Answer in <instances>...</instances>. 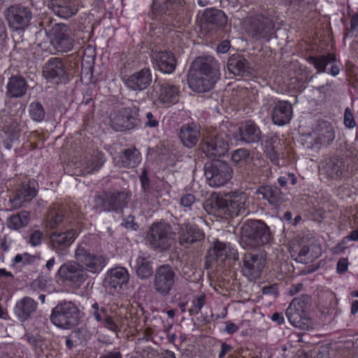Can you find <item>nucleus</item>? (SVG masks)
<instances>
[{
  "instance_id": "864d4df0",
  "label": "nucleus",
  "mask_w": 358,
  "mask_h": 358,
  "mask_svg": "<svg viewBox=\"0 0 358 358\" xmlns=\"http://www.w3.org/2000/svg\"><path fill=\"white\" fill-rule=\"evenodd\" d=\"M196 202V198L192 194H185L180 199V204L185 208V210H192Z\"/></svg>"
},
{
  "instance_id": "a19ab883",
  "label": "nucleus",
  "mask_w": 358,
  "mask_h": 358,
  "mask_svg": "<svg viewBox=\"0 0 358 358\" xmlns=\"http://www.w3.org/2000/svg\"><path fill=\"white\" fill-rule=\"evenodd\" d=\"M66 216V210L63 207L57 205L52 206L48 212L46 223L50 229L57 227L64 220Z\"/></svg>"
},
{
  "instance_id": "a211bd4d",
  "label": "nucleus",
  "mask_w": 358,
  "mask_h": 358,
  "mask_svg": "<svg viewBox=\"0 0 358 358\" xmlns=\"http://www.w3.org/2000/svg\"><path fill=\"white\" fill-rule=\"evenodd\" d=\"M266 264V257L262 253L245 252L243 257V274L250 279L259 277Z\"/></svg>"
},
{
  "instance_id": "0e129e2a",
  "label": "nucleus",
  "mask_w": 358,
  "mask_h": 358,
  "mask_svg": "<svg viewBox=\"0 0 358 358\" xmlns=\"http://www.w3.org/2000/svg\"><path fill=\"white\" fill-rule=\"evenodd\" d=\"M141 183L142 188L145 191V192H149L150 191V182H149V178L147 176V173L145 170H143L142 172V174L140 177Z\"/></svg>"
},
{
  "instance_id": "423d86ee",
  "label": "nucleus",
  "mask_w": 358,
  "mask_h": 358,
  "mask_svg": "<svg viewBox=\"0 0 358 358\" xmlns=\"http://www.w3.org/2000/svg\"><path fill=\"white\" fill-rule=\"evenodd\" d=\"M131 196V192L127 190L105 192L103 194L94 196V206L97 208H100L104 211L121 213L123 209L127 206Z\"/></svg>"
},
{
  "instance_id": "680f3d73",
  "label": "nucleus",
  "mask_w": 358,
  "mask_h": 358,
  "mask_svg": "<svg viewBox=\"0 0 358 358\" xmlns=\"http://www.w3.org/2000/svg\"><path fill=\"white\" fill-rule=\"evenodd\" d=\"M145 117L147 120L145 122V125L148 127L155 128L159 125L158 120L154 117L151 112L146 113Z\"/></svg>"
},
{
  "instance_id": "20e7f679",
  "label": "nucleus",
  "mask_w": 358,
  "mask_h": 358,
  "mask_svg": "<svg viewBox=\"0 0 358 358\" xmlns=\"http://www.w3.org/2000/svg\"><path fill=\"white\" fill-rule=\"evenodd\" d=\"M245 241L252 247L269 244L273 239L270 227L261 220H250L243 227Z\"/></svg>"
},
{
  "instance_id": "c03bdc74",
  "label": "nucleus",
  "mask_w": 358,
  "mask_h": 358,
  "mask_svg": "<svg viewBox=\"0 0 358 358\" xmlns=\"http://www.w3.org/2000/svg\"><path fill=\"white\" fill-rule=\"evenodd\" d=\"M177 7V0H153V10L159 14L171 15Z\"/></svg>"
},
{
  "instance_id": "6ab92c4d",
  "label": "nucleus",
  "mask_w": 358,
  "mask_h": 358,
  "mask_svg": "<svg viewBox=\"0 0 358 358\" xmlns=\"http://www.w3.org/2000/svg\"><path fill=\"white\" fill-rule=\"evenodd\" d=\"M274 29L273 20L263 15L251 18L248 31L250 35L257 38H265L270 36Z\"/></svg>"
},
{
  "instance_id": "3c124183",
  "label": "nucleus",
  "mask_w": 358,
  "mask_h": 358,
  "mask_svg": "<svg viewBox=\"0 0 358 358\" xmlns=\"http://www.w3.org/2000/svg\"><path fill=\"white\" fill-rule=\"evenodd\" d=\"M227 244L221 242L217 243L213 250V255L215 256V260L218 263H224L227 259L226 257ZM210 255H213L210 253Z\"/></svg>"
},
{
  "instance_id": "412c9836",
  "label": "nucleus",
  "mask_w": 358,
  "mask_h": 358,
  "mask_svg": "<svg viewBox=\"0 0 358 358\" xmlns=\"http://www.w3.org/2000/svg\"><path fill=\"white\" fill-rule=\"evenodd\" d=\"M152 81L151 70L149 68H144L125 78L124 83L131 90L142 91L148 88Z\"/></svg>"
},
{
  "instance_id": "58836bf2",
  "label": "nucleus",
  "mask_w": 358,
  "mask_h": 358,
  "mask_svg": "<svg viewBox=\"0 0 358 358\" xmlns=\"http://www.w3.org/2000/svg\"><path fill=\"white\" fill-rule=\"evenodd\" d=\"M257 194L275 206L280 205L282 201V192L276 186H262L257 190Z\"/></svg>"
},
{
  "instance_id": "9b49d317",
  "label": "nucleus",
  "mask_w": 358,
  "mask_h": 358,
  "mask_svg": "<svg viewBox=\"0 0 358 358\" xmlns=\"http://www.w3.org/2000/svg\"><path fill=\"white\" fill-rule=\"evenodd\" d=\"M137 117L138 108L136 106L121 108L110 114V127L116 131L132 129L137 126Z\"/></svg>"
},
{
  "instance_id": "393cba45",
  "label": "nucleus",
  "mask_w": 358,
  "mask_h": 358,
  "mask_svg": "<svg viewBox=\"0 0 358 358\" xmlns=\"http://www.w3.org/2000/svg\"><path fill=\"white\" fill-rule=\"evenodd\" d=\"M307 61L314 66L318 73L326 72V67L329 64H332L329 72L331 76H336L340 72V67L334 64L336 62V57L334 53L329 52L327 55L310 56Z\"/></svg>"
},
{
  "instance_id": "774afa93",
  "label": "nucleus",
  "mask_w": 358,
  "mask_h": 358,
  "mask_svg": "<svg viewBox=\"0 0 358 358\" xmlns=\"http://www.w3.org/2000/svg\"><path fill=\"white\" fill-rule=\"evenodd\" d=\"M350 31H358V13L354 14L350 20Z\"/></svg>"
},
{
  "instance_id": "69168bd1",
  "label": "nucleus",
  "mask_w": 358,
  "mask_h": 358,
  "mask_svg": "<svg viewBox=\"0 0 358 358\" xmlns=\"http://www.w3.org/2000/svg\"><path fill=\"white\" fill-rule=\"evenodd\" d=\"M226 257L227 259H232L236 261L238 259V254L236 249L231 247L230 245L227 244V250H226Z\"/></svg>"
},
{
  "instance_id": "f8f14e48",
  "label": "nucleus",
  "mask_w": 358,
  "mask_h": 358,
  "mask_svg": "<svg viewBox=\"0 0 358 358\" xmlns=\"http://www.w3.org/2000/svg\"><path fill=\"white\" fill-rule=\"evenodd\" d=\"M228 136L214 131L203 137L201 148L208 157H216L224 156L228 151Z\"/></svg>"
},
{
  "instance_id": "8fccbe9b",
  "label": "nucleus",
  "mask_w": 358,
  "mask_h": 358,
  "mask_svg": "<svg viewBox=\"0 0 358 358\" xmlns=\"http://www.w3.org/2000/svg\"><path fill=\"white\" fill-rule=\"evenodd\" d=\"M110 313V310L105 306H100L97 302H94L92 305L90 314L93 316L94 320L100 323L103 321L104 318Z\"/></svg>"
},
{
  "instance_id": "72a5a7b5",
  "label": "nucleus",
  "mask_w": 358,
  "mask_h": 358,
  "mask_svg": "<svg viewBox=\"0 0 358 358\" xmlns=\"http://www.w3.org/2000/svg\"><path fill=\"white\" fill-rule=\"evenodd\" d=\"M28 84L26 80L20 76L10 77L6 85V95L10 98H20L25 95Z\"/></svg>"
},
{
  "instance_id": "aec40b11",
  "label": "nucleus",
  "mask_w": 358,
  "mask_h": 358,
  "mask_svg": "<svg viewBox=\"0 0 358 358\" xmlns=\"http://www.w3.org/2000/svg\"><path fill=\"white\" fill-rule=\"evenodd\" d=\"M37 187L38 182L34 179L22 182L16 189L14 197L10 199L12 206L19 208L24 202L33 199L37 194Z\"/></svg>"
},
{
  "instance_id": "5fc2aeb1",
  "label": "nucleus",
  "mask_w": 358,
  "mask_h": 358,
  "mask_svg": "<svg viewBox=\"0 0 358 358\" xmlns=\"http://www.w3.org/2000/svg\"><path fill=\"white\" fill-rule=\"evenodd\" d=\"M27 341L35 349L41 348L43 343L42 337L36 334H27L25 335Z\"/></svg>"
},
{
  "instance_id": "b1692460",
  "label": "nucleus",
  "mask_w": 358,
  "mask_h": 358,
  "mask_svg": "<svg viewBox=\"0 0 358 358\" xmlns=\"http://www.w3.org/2000/svg\"><path fill=\"white\" fill-rule=\"evenodd\" d=\"M178 137L183 146L188 149L194 148L201 138L200 126L194 122L182 125L179 129Z\"/></svg>"
},
{
  "instance_id": "f704fd0d",
  "label": "nucleus",
  "mask_w": 358,
  "mask_h": 358,
  "mask_svg": "<svg viewBox=\"0 0 358 358\" xmlns=\"http://www.w3.org/2000/svg\"><path fill=\"white\" fill-rule=\"evenodd\" d=\"M238 131L240 139L247 143H257L262 137V132L259 127L251 120L243 124Z\"/></svg>"
},
{
  "instance_id": "bf43d9fd",
  "label": "nucleus",
  "mask_w": 358,
  "mask_h": 358,
  "mask_svg": "<svg viewBox=\"0 0 358 358\" xmlns=\"http://www.w3.org/2000/svg\"><path fill=\"white\" fill-rule=\"evenodd\" d=\"M100 323L112 331L116 332L119 329L117 325L113 320V318L110 313L108 314L106 318H104L103 321H101Z\"/></svg>"
},
{
  "instance_id": "f03ea898",
  "label": "nucleus",
  "mask_w": 358,
  "mask_h": 358,
  "mask_svg": "<svg viewBox=\"0 0 358 358\" xmlns=\"http://www.w3.org/2000/svg\"><path fill=\"white\" fill-rule=\"evenodd\" d=\"M248 196L244 192H231L224 197H218L212 201L215 213L220 217H237L247 213Z\"/></svg>"
},
{
  "instance_id": "ea45409f",
  "label": "nucleus",
  "mask_w": 358,
  "mask_h": 358,
  "mask_svg": "<svg viewBox=\"0 0 358 358\" xmlns=\"http://www.w3.org/2000/svg\"><path fill=\"white\" fill-rule=\"evenodd\" d=\"M120 158L123 167L134 168L141 162V155L136 148H129L124 150Z\"/></svg>"
},
{
  "instance_id": "09e8293b",
  "label": "nucleus",
  "mask_w": 358,
  "mask_h": 358,
  "mask_svg": "<svg viewBox=\"0 0 358 358\" xmlns=\"http://www.w3.org/2000/svg\"><path fill=\"white\" fill-rule=\"evenodd\" d=\"M231 160L236 165L243 166L251 160L249 151L244 148L235 150L231 155Z\"/></svg>"
},
{
  "instance_id": "f3484780",
  "label": "nucleus",
  "mask_w": 358,
  "mask_h": 358,
  "mask_svg": "<svg viewBox=\"0 0 358 358\" xmlns=\"http://www.w3.org/2000/svg\"><path fill=\"white\" fill-rule=\"evenodd\" d=\"M176 273L171 266L164 264L155 271L153 287L162 296L169 294L175 283Z\"/></svg>"
},
{
  "instance_id": "4d7b16f0",
  "label": "nucleus",
  "mask_w": 358,
  "mask_h": 358,
  "mask_svg": "<svg viewBox=\"0 0 358 358\" xmlns=\"http://www.w3.org/2000/svg\"><path fill=\"white\" fill-rule=\"evenodd\" d=\"M343 122L345 126L350 129L354 128L356 125L353 113L350 108H347L345 110Z\"/></svg>"
},
{
  "instance_id": "2eb2a0df",
  "label": "nucleus",
  "mask_w": 358,
  "mask_h": 358,
  "mask_svg": "<svg viewBox=\"0 0 358 358\" xmlns=\"http://www.w3.org/2000/svg\"><path fill=\"white\" fill-rule=\"evenodd\" d=\"M78 236L77 231L73 229L65 231H54L49 237V248L58 256H64L68 254L70 246Z\"/></svg>"
},
{
  "instance_id": "4be33fe9",
  "label": "nucleus",
  "mask_w": 358,
  "mask_h": 358,
  "mask_svg": "<svg viewBox=\"0 0 358 358\" xmlns=\"http://www.w3.org/2000/svg\"><path fill=\"white\" fill-rule=\"evenodd\" d=\"M178 234L180 245L189 246L204 238V234L196 225L189 223L178 224Z\"/></svg>"
},
{
  "instance_id": "0eeeda50",
  "label": "nucleus",
  "mask_w": 358,
  "mask_h": 358,
  "mask_svg": "<svg viewBox=\"0 0 358 358\" xmlns=\"http://www.w3.org/2000/svg\"><path fill=\"white\" fill-rule=\"evenodd\" d=\"M204 175L210 186L218 187L224 185L232 178L231 167L222 160H213L204 166Z\"/></svg>"
},
{
  "instance_id": "ddd939ff",
  "label": "nucleus",
  "mask_w": 358,
  "mask_h": 358,
  "mask_svg": "<svg viewBox=\"0 0 358 358\" xmlns=\"http://www.w3.org/2000/svg\"><path fill=\"white\" fill-rule=\"evenodd\" d=\"M43 76L48 82L57 85L69 81L65 64L59 57H51L45 63Z\"/></svg>"
},
{
  "instance_id": "49530a36",
  "label": "nucleus",
  "mask_w": 358,
  "mask_h": 358,
  "mask_svg": "<svg viewBox=\"0 0 358 358\" xmlns=\"http://www.w3.org/2000/svg\"><path fill=\"white\" fill-rule=\"evenodd\" d=\"M310 248L306 245H299L292 248V257L297 262L306 264L311 260L309 256Z\"/></svg>"
},
{
  "instance_id": "6e6552de",
  "label": "nucleus",
  "mask_w": 358,
  "mask_h": 358,
  "mask_svg": "<svg viewBox=\"0 0 358 358\" xmlns=\"http://www.w3.org/2000/svg\"><path fill=\"white\" fill-rule=\"evenodd\" d=\"M173 235L170 225L162 222L154 223L148 231L146 240L151 248L164 251L171 247Z\"/></svg>"
},
{
  "instance_id": "4c0bfd02",
  "label": "nucleus",
  "mask_w": 358,
  "mask_h": 358,
  "mask_svg": "<svg viewBox=\"0 0 358 358\" xmlns=\"http://www.w3.org/2000/svg\"><path fill=\"white\" fill-rule=\"evenodd\" d=\"M53 12L63 18H69L76 15L78 10V6L73 1L67 0H55L52 3Z\"/></svg>"
},
{
  "instance_id": "e2e57ef3",
  "label": "nucleus",
  "mask_w": 358,
  "mask_h": 358,
  "mask_svg": "<svg viewBox=\"0 0 358 358\" xmlns=\"http://www.w3.org/2000/svg\"><path fill=\"white\" fill-rule=\"evenodd\" d=\"M56 265V259L52 257L46 262L45 265L42 268V273L49 274L55 268Z\"/></svg>"
},
{
  "instance_id": "5701e85b",
  "label": "nucleus",
  "mask_w": 358,
  "mask_h": 358,
  "mask_svg": "<svg viewBox=\"0 0 358 358\" xmlns=\"http://www.w3.org/2000/svg\"><path fill=\"white\" fill-rule=\"evenodd\" d=\"M293 109L287 101H278L273 103L271 110L273 122L278 126L289 123L292 118Z\"/></svg>"
},
{
  "instance_id": "e433bc0d",
  "label": "nucleus",
  "mask_w": 358,
  "mask_h": 358,
  "mask_svg": "<svg viewBox=\"0 0 358 358\" xmlns=\"http://www.w3.org/2000/svg\"><path fill=\"white\" fill-rule=\"evenodd\" d=\"M179 94L178 86L164 83L160 85L158 100L163 103H175L178 100Z\"/></svg>"
},
{
  "instance_id": "052dcab7",
  "label": "nucleus",
  "mask_w": 358,
  "mask_h": 358,
  "mask_svg": "<svg viewBox=\"0 0 358 358\" xmlns=\"http://www.w3.org/2000/svg\"><path fill=\"white\" fill-rule=\"evenodd\" d=\"M349 262L347 258L340 259L336 264V271L338 273L343 274L348 268Z\"/></svg>"
},
{
  "instance_id": "603ef678",
  "label": "nucleus",
  "mask_w": 358,
  "mask_h": 358,
  "mask_svg": "<svg viewBox=\"0 0 358 358\" xmlns=\"http://www.w3.org/2000/svg\"><path fill=\"white\" fill-rule=\"evenodd\" d=\"M206 296L201 294L199 296L193 299L192 306L189 309L190 315H197L200 313L201 308L205 304Z\"/></svg>"
},
{
  "instance_id": "37998d69",
  "label": "nucleus",
  "mask_w": 358,
  "mask_h": 358,
  "mask_svg": "<svg viewBox=\"0 0 358 358\" xmlns=\"http://www.w3.org/2000/svg\"><path fill=\"white\" fill-rule=\"evenodd\" d=\"M29 222V214L27 211L23 210L10 216L7 219V226L10 229L17 230L27 226Z\"/></svg>"
},
{
  "instance_id": "39448f33",
  "label": "nucleus",
  "mask_w": 358,
  "mask_h": 358,
  "mask_svg": "<svg viewBox=\"0 0 358 358\" xmlns=\"http://www.w3.org/2000/svg\"><path fill=\"white\" fill-rule=\"evenodd\" d=\"M79 310L71 301H62L52 310L50 320L58 327L71 329L77 325Z\"/></svg>"
},
{
  "instance_id": "6e6d98bb",
  "label": "nucleus",
  "mask_w": 358,
  "mask_h": 358,
  "mask_svg": "<svg viewBox=\"0 0 358 358\" xmlns=\"http://www.w3.org/2000/svg\"><path fill=\"white\" fill-rule=\"evenodd\" d=\"M278 182L281 187H285L287 183L295 185L297 182V178L292 173H288L278 178Z\"/></svg>"
},
{
  "instance_id": "1a4fd4ad",
  "label": "nucleus",
  "mask_w": 358,
  "mask_h": 358,
  "mask_svg": "<svg viewBox=\"0 0 358 358\" xmlns=\"http://www.w3.org/2000/svg\"><path fill=\"white\" fill-rule=\"evenodd\" d=\"M48 36L51 44L57 52H68L73 49L74 36L67 25L55 24L49 31Z\"/></svg>"
},
{
  "instance_id": "c9c22d12",
  "label": "nucleus",
  "mask_w": 358,
  "mask_h": 358,
  "mask_svg": "<svg viewBox=\"0 0 358 358\" xmlns=\"http://www.w3.org/2000/svg\"><path fill=\"white\" fill-rule=\"evenodd\" d=\"M24 127V124L20 116H9L4 120L3 131L10 141H15L18 138Z\"/></svg>"
},
{
  "instance_id": "a878e982",
  "label": "nucleus",
  "mask_w": 358,
  "mask_h": 358,
  "mask_svg": "<svg viewBox=\"0 0 358 358\" xmlns=\"http://www.w3.org/2000/svg\"><path fill=\"white\" fill-rule=\"evenodd\" d=\"M201 22L202 26L209 29H215L227 24V17L222 10L206 8L201 17Z\"/></svg>"
},
{
  "instance_id": "c756f323",
  "label": "nucleus",
  "mask_w": 358,
  "mask_h": 358,
  "mask_svg": "<svg viewBox=\"0 0 358 358\" xmlns=\"http://www.w3.org/2000/svg\"><path fill=\"white\" fill-rule=\"evenodd\" d=\"M129 280L128 271L122 266H117L108 271L105 282L112 288L122 289Z\"/></svg>"
},
{
  "instance_id": "cd10ccee",
  "label": "nucleus",
  "mask_w": 358,
  "mask_h": 358,
  "mask_svg": "<svg viewBox=\"0 0 358 358\" xmlns=\"http://www.w3.org/2000/svg\"><path fill=\"white\" fill-rule=\"evenodd\" d=\"M103 163V155L100 153L85 157L76 164L75 173L83 176L92 174L98 171Z\"/></svg>"
},
{
  "instance_id": "a18cd8bd",
  "label": "nucleus",
  "mask_w": 358,
  "mask_h": 358,
  "mask_svg": "<svg viewBox=\"0 0 358 358\" xmlns=\"http://www.w3.org/2000/svg\"><path fill=\"white\" fill-rule=\"evenodd\" d=\"M136 272L141 279L150 278L153 273L151 263L145 258L138 257L136 261Z\"/></svg>"
},
{
  "instance_id": "f257e3e1",
  "label": "nucleus",
  "mask_w": 358,
  "mask_h": 358,
  "mask_svg": "<svg viewBox=\"0 0 358 358\" xmlns=\"http://www.w3.org/2000/svg\"><path fill=\"white\" fill-rule=\"evenodd\" d=\"M220 78V65L210 56L196 58L192 63L188 76L189 87L198 93L210 90Z\"/></svg>"
},
{
  "instance_id": "79ce46f5",
  "label": "nucleus",
  "mask_w": 358,
  "mask_h": 358,
  "mask_svg": "<svg viewBox=\"0 0 358 358\" xmlns=\"http://www.w3.org/2000/svg\"><path fill=\"white\" fill-rule=\"evenodd\" d=\"M277 136H268L264 143L265 152L271 161L275 165H280V153L278 150V145L280 143Z\"/></svg>"
},
{
  "instance_id": "473e14b6",
  "label": "nucleus",
  "mask_w": 358,
  "mask_h": 358,
  "mask_svg": "<svg viewBox=\"0 0 358 358\" xmlns=\"http://www.w3.org/2000/svg\"><path fill=\"white\" fill-rule=\"evenodd\" d=\"M37 306L38 303L34 299L25 296L16 303L14 312L21 322H24L36 312Z\"/></svg>"
},
{
  "instance_id": "4468645a",
  "label": "nucleus",
  "mask_w": 358,
  "mask_h": 358,
  "mask_svg": "<svg viewBox=\"0 0 358 358\" xmlns=\"http://www.w3.org/2000/svg\"><path fill=\"white\" fill-rule=\"evenodd\" d=\"M57 275L64 281L74 287H80L88 277L86 271L77 262H69L60 266Z\"/></svg>"
},
{
  "instance_id": "338daca9",
  "label": "nucleus",
  "mask_w": 358,
  "mask_h": 358,
  "mask_svg": "<svg viewBox=\"0 0 358 358\" xmlns=\"http://www.w3.org/2000/svg\"><path fill=\"white\" fill-rule=\"evenodd\" d=\"M99 358H123V357L120 350L114 349L111 351L105 352L101 355Z\"/></svg>"
},
{
  "instance_id": "bb28decb",
  "label": "nucleus",
  "mask_w": 358,
  "mask_h": 358,
  "mask_svg": "<svg viewBox=\"0 0 358 358\" xmlns=\"http://www.w3.org/2000/svg\"><path fill=\"white\" fill-rule=\"evenodd\" d=\"M345 166V162L339 157H332L324 159L320 162V171L331 179L341 177Z\"/></svg>"
},
{
  "instance_id": "7c9ffc66",
  "label": "nucleus",
  "mask_w": 358,
  "mask_h": 358,
  "mask_svg": "<svg viewBox=\"0 0 358 358\" xmlns=\"http://www.w3.org/2000/svg\"><path fill=\"white\" fill-rule=\"evenodd\" d=\"M229 72L235 76H249L252 69L249 62L241 55H233L227 61Z\"/></svg>"
},
{
  "instance_id": "c85d7f7f",
  "label": "nucleus",
  "mask_w": 358,
  "mask_h": 358,
  "mask_svg": "<svg viewBox=\"0 0 358 358\" xmlns=\"http://www.w3.org/2000/svg\"><path fill=\"white\" fill-rule=\"evenodd\" d=\"M315 142L320 146L330 145L335 138V131L331 124L326 120H318L315 131Z\"/></svg>"
},
{
  "instance_id": "2f4dec72",
  "label": "nucleus",
  "mask_w": 358,
  "mask_h": 358,
  "mask_svg": "<svg viewBox=\"0 0 358 358\" xmlns=\"http://www.w3.org/2000/svg\"><path fill=\"white\" fill-rule=\"evenodd\" d=\"M154 60L156 67L164 73H171L176 66V60L173 54L167 50L155 54Z\"/></svg>"
},
{
  "instance_id": "dca6fc26",
  "label": "nucleus",
  "mask_w": 358,
  "mask_h": 358,
  "mask_svg": "<svg viewBox=\"0 0 358 358\" xmlns=\"http://www.w3.org/2000/svg\"><path fill=\"white\" fill-rule=\"evenodd\" d=\"M9 27L13 30L27 27L32 18L31 10L22 4H15L8 8L5 13Z\"/></svg>"
},
{
  "instance_id": "13d9d810",
  "label": "nucleus",
  "mask_w": 358,
  "mask_h": 358,
  "mask_svg": "<svg viewBox=\"0 0 358 358\" xmlns=\"http://www.w3.org/2000/svg\"><path fill=\"white\" fill-rule=\"evenodd\" d=\"M43 238V234L39 230H34L29 236V243L34 247L40 245Z\"/></svg>"
},
{
  "instance_id": "9d476101",
  "label": "nucleus",
  "mask_w": 358,
  "mask_h": 358,
  "mask_svg": "<svg viewBox=\"0 0 358 358\" xmlns=\"http://www.w3.org/2000/svg\"><path fill=\"white\" fill-rule=\"evenodd\" d=\"M306 303L299 298L294 299L286 310V316L289 322L295 327L303 330L313 328V322L306 312Z\"/></svg>"
},
{
  "instance_id": "7ed1b4c3",
  "label": "nucleus",
  "mask_w": 358,
  "mask_h": 358,
  "mask_svg": "<svg viewBox=\"0 0 358 358\" xmlns=\"http://www.w3.org/2000/svg\"><path fill=\"white\" fill-rule=\"evenodd\" d=\"M75 259L87 273H99L107 264L105 257L92 252L85 241L78 244L75 251Z\"/></svg>"
},
{
  "instance_id": "de8ad7c7",
  "label": "nucleus",
  "mask_w": 358,
  "mask_h": 358,
  "mask_svg": "<svg viewBox=\"0 0 358 358\" xmlns=\"http://www.w3.org/2000/svg\"><path fill=\"white\" fill-rule=\"evenodd\" d=\"M29 113L31 120L37 122H42L45 116L44 108L38 101H34L29 104Z\"/></svg>"
}]
</instances>
